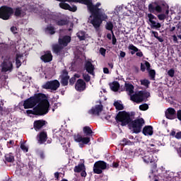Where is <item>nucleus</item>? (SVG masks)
<instances>
[{
	"instance_id": "obj_24",
	"label": "nucleus",
	"mask_w": 181,
	"mask_h": 181,
	"mask_svg": "<svg viewBox=\"0 0 181 181\" xmlns=\"http://www.w3.org/2000/svg\"><path fill=\"white\" fill-rule=\"evenodd\" d=\"M28 167L23 164L22 165L18 166L16 172L18 175H21V176H25V175H28Z\"/></svg>"
},
{
	"instance_id": "obj_62",
	"label": "nucleus",
	"mask_w": 181,
	"mask_h": 181,
	"mask_svg": "<svg viewBox=\"0 0 181 181\" xmlns=\"http://www.w3.org/2000/svg\"><path fill=\"white\" fill-rule=\"evenodd\" d=\"M175 138H176V139H181V132L176 133Z\"/></svg>"
},
{
	"instance_id": "obj_33",
	"label": "nucleus",
	"mask_w": 181,
	"mask_h": 181,
	"mask_svg": "<svg viewBox=\"0 0 181 181\" xmlns=\"http://www.w3.org/2000/svg\"><path fill=\"white\" fill-rule=\"evenodd\" d=\"M85 169L86 165H84V163H81L74 167V171L75 172V173H80V172L84 170Z\"/></svg>"
},
{
	"instance_id": "obj_49",
	"label": "nucleus",
	"mask_w": 181,
	"mask_h": 181,
	"mask_svg": "<svg viewBox=\"0 0 181 181\" xmlns=\"http://www.w3.org/2000/svg\"><path fill=\"white\" fill-rule=\"evenodd\" d=\"M82 76H83V80H85L86 83H88L90 80H91V76H90L88 74H83Z\"/></svg>"
},
{
	"instance_id": "obj_35",
	"label": "nucleus",
	"mask_w": 181,
	"mask_h": 181,
	"mask_svg": "<svg viewBox=\"0 0 181 181\" xmlns=\"http://www.w3.org/2000/svg\"><path fill=\"white\" fill-rule=\"evenodd\" d=\"M126 91L129 93V95L132 96L134 94V85L131 83H125Z\"/></svg>"
},
{
	"instance_id": "obj_40",
	"label": "nucleus",
	"mask_w": 181,
	"mask_h": 181,
	"mask_svg": "<svg viewBox=\"0 0 181 181\" xmlns=\"http://www.w3.org/2000/svg\"><path fill=\"white\" fill-rule=\"evenodd\" d=\"M126 145L132 146V145H134V142H132L129 139L124 138L122 140V146H125Z\"/></svg>"
},
{
	"instance_id": "obj_16",
	"label": "nucleus",
	"mask_w": 181,
	"mask_h": 181,
	"mask_svg": "<svg viewBox=\"0 0 181 181\" xmlns=\"http://www.w3.org/2000/svg\"><path fill=\"white\" fill-rule=\"evenodd\" d=\"M84 69L88 74H90L91 76L95 75L94 71L95 70V66H94V64H93L90 61H86Z\"/></svg>"
},
{
	"instance_id": "obj_10",
	"label": "nucleus",
	"mask_w": 181,
	"mask_h": 181,
	"mask_svg": "<svg viewBox=\"0 0 181 181\" xmlns=\"http://www.w3.org/2000/svg\"><path fill=\"white\" fill-rule=\"evenodd\" d=\"M91 18L93 19L90 20V23L93 25L95 29L96 30L100 29V26H101V23H103V21H101V18H100V17H98V13H91V15L89 17V20Z\"/></svg>"
},
{
	"instance_id": "obj_57",
	"label": "nucleus",
	"mask_w": 181,
	"mask_h": 181,
	"mask_svg": "<svg viewBox=\"0 0 181 181\" xmlns=\"http://www.w3.org/2000/svg\"><path fill=\"white\" fill-rule=\"evenodd\" d=\"M13 145H15V141H13V140H10L8 142H7L8 148H12Z\"/></svg>"
},
{
	"instance_id": "obj_1",
	"label": "nucleus",
	"mask_w": 181,
	"mask_h": 181,
	"mask_svg": "<svg viewBox=\"0 0 181 181\" xmlns=\"http://www.w3.org/2000/svg\"><path fill=\"white\" fill-rule=\"evenodd\" d=\"M49 107L50 103L49 100L46 99V95L41 93V98L37 103V105L35 107V112L36 115H46L49 112Z\"/></svg>"
},
{
	"instance_id": "obj_55",
	"label": "nucleus",
	"mask_w": 181,
	"mask_h": 181,
	"mask_svg": "<svg viewBox=\"0 0 181 181\" xmlns=\"http://www.w3.org/2000/svg\"><path fill=\"white\" fill-rule=\"evenodd\" d=\"M112 45H117V37H115L114 33H112Z\"/></svg>"
},
{
	"instance_id": "obj_37",
	"label": "nucleus",
	"mask_w": 181,
	"mask_h": 181,
	"mask_svg": "<svg viewBox=\"0 0 181 181\" xmlns=\"http://www.w3.org/2000/svg\"><path fill=\"white\" fill-rule=\"evenodd\" d=\"M45 33H49V35H54V33H56V30H55L54 27H53L52 25H48L45 28Z\"/></svg>"
},
{
	"instance_id": "obj_18",
	"label": "nucleus",
	"mask_w": 181,
	"mask_h": 181,
	"mask_svg": "<svg viewBox=\"0 0 181 181\" xmlns=\"http://www.w3.org/2000/svg\"><path fill=\"white\" fill-rule=\"evenodd\" d=\"M37 144L40 145H43L46 141H47V132L42 131L39 133L37 136Z\"/></svg>"
},
{
	"instance_id": "obj_20",
	"label": "nucleus",
	"mask_w": 181,
	"mask_h": 181,
	"mask_svg": "<svg viewBox=\"0 0 181 181\" xmlns=\"http://www.w3.org/2000/svg\"><path fill=\"white\" fill-rule=\"evenodd\" d=\"M71 42V37L69 35H65L62 37H59L58 40V43L62 46V47H66L69 43Z\"/></svg>"
},
{
	"instance_id": "obj_51",
	"label": "nucleus",
	"mask_w": 181,
	"mask_h": 181,
	"mask_svg": "<svg viewBox=\"0 0 181 181\" xmlns=\"http://www.w3.org/2000/svg\"><path fill=\"white\" fill-rule=\"evenodd\" d=\"M146 62L148 61H144V64L141 63V66H140V70L141 71H145V70H146Z\"/></svg>"
},
{
	"instance_id": "obj_38",
	"label": "nucleus",
	"mask_w": 181,
	"mask_h": 181,
	"mask_svg": "<svg viewBox=\"0 0 181 181\" xmlns=\"http://www.w3.org/2000/svg\"><path fill=\"white\" fill-rule=\"evenodd\" d=\"M110 87L112 91L117 92L118 91V90H119V83L117 81H113Z\"/></svg>"
},
{
	"instance_id": "obj_31",
	"label": "nucleus",
	"mask_w": 181,
	"mask_h": 181,
	"mask_svg": "<svg viewBox=\"0 0 181 181\" xmlns=\"http://www.w3.org/2000/svg\"><path fill=\"white\" fill-rule=\"evenodd\" d=\"M21 60H23V54H17L16 56V69H19V67L22 66V62H21Z\"/></svg>"
},
{
	"instance_id": "obj_30",
	"label": "nucleus",
	"mask_w": 181,
	"mask_h": 181,
	"mask_svg": "<svg viewBox=\"0 0 181 181\" xmlns=\"http://www.w3.org/2000/svg\"><path fill=\"white\" fill-rule=\"evenodd\" d=\"M100 6L101 3H97L95 6L93 5L92 3L91 6H90V13H98L100 12V8H98V7Z\"/></svg>"
},
{
	"instance_id": "obj_5",
	"label": "nucleus",
	"mask_w": 181,
	"mask_h": 181,
	"mask_svg": "<svg viewBox=\"0 0 181 181\" xmlns=\"http://www.w3.org/2000/svg\"><path fill=\"white\" fill-rule=\"evenodd\" d=\"M42 93H38L26 99L23 103L25 110H28L29 108H34V107H36V105L39 103V101H40Z\"/></svg>"
},
{
	"instance_id": "obj_39",
	"label": "nucleus",
	"mask_w": 181,
	"mask_h": 181,
	"mask_svg": "<svg viewBox=\"0 0 181 181\" xmlns=\"http://www.w3.org/2000/svg\"><path fill=\"white\" fill-rule=\"evenodd\" d=\"M114 107H115L116 110H117V111H122V110H124V105L119 103V102L118 101H115L113 103Z\"/></svg>"
},
{
	"instance_id": "obj_41",
	"label": "nucleus",
	"mask_w": 181,
	"mask_h": 181,
	"mask_svg": "<svg viewBox=\"0 0 181 181\" xmlns=\"http://www.w3.org/2000/svg\"><path fill=\"white\" fill-rule=\"evenodd\" d=\"M105 29L107 30H110L111 31V33H114V24H112V22L111 21H109L106 23L105 25Z\"/></svg>"
},
{
	"instance_id": "obj_22",
	"label": "nucleus",
	"mask_w": 181,
	"mask_h": 181,
	"mask_svg": "<svg viewBox=\"0 0 181 181\" xmlns=\"http://www.w3.org/2000/svg\"><path fill=\"white\" fill-rule=\"evenodd\" d=\"M52 52L55 54H57V56H60L62 53H63V49L64 47L62 46L59 43L58 44H53L52 46Z\"/></svg>"
},
{
	"instance_id": "obj_46",
	"label": "nucleus",
	"mask_w": 181,
	"mask_h": 181,
	"mask_svg": "<svg viewBox=\"0 0 181 181\" xmlns=\"http://www.w3.org/2000/svg\"><path fill=\"white\" fill-rule=\"evenodd\" d=\"M140 111H146L149 110V105L146 103H144L142 105H140L139 107Z\"/></svg>"
},
{
	"instance_id": "obj_36",
	"label": "nucleus",
	"mask_w": 181,
	"mask_h": 181,
	"mask_svg": "<svg viewBox=\"0 0 181 181\" xmlns=\"http://www.w3.org/2000/svg\"><path fill=\"white\" fill-rule=\"evenodd\" d=\"M83 132L86 136H90L93 134V129L88 126H86L83 128Z\"/></svg>"
},
{
	"instance_id": "obj_48",
	"label": "nucleus",
	"mask_w": 181,
	"mask_h": 181,
	"mask_svg": "<svg viewBox=\"0 0 181 181\" xmlns=\"http://www.w3.org/2000/svg\"><path fill=\"white\" fill-rule=\"evenodd\" d=\"M22 15V9L21 8H16L14 12V16L19 17Z\"/></svg>"
},
{
	"instance_id": "obj_64",
	"label": "nucleus",
	"mask_w": 181,
	"mask_h": 181,
	"mask_svg": "<svg viewBox=\"0 0 181 181\" xmlns=\"http://www.w3.org/2000/svg\"><path fill=\"white\" fill-rule=\"evenodd\" d=\"M152 35H153L156 39H157L159 37V33H158V32L156 31H152Z\"/></svg>"
},
{
	"instance_id": "obj_23",
	"label": "nucleus",
	"mask_w": 181,
	"mask_h": 181,
	"mask_svg": "<svg viewBox=\"0 0 181 181\" xmlns=\"http://www.w3.org/2000/svg\"><path fill=\"white\" fill-rule=\"evenodd\" d=\"M40 59L44 63H50L53 60V55L50 51H47L45 54L40 57Z\"/></svg>"
},
{
	"instance_id": "obj_15",
	"label": "nucleus",
	"mask_w": 181,
	"mask_h": 181,
	"mask_svg": "<svg viewBox=\"0 0 181 181\" xmlns=\"http://www.w3.org/2000/svg\"><path fill=\"white\" fill-rule=\"evenodd\" d=\"M61 77V84L64 87L66 86H69V80L70 79V76H69V72L66 69H64L62 71V74L60 76Z\"/></svg>"
},
{
	"instance_id": "obj_56",
	"label": "nucleus",
	"mask_w": 181,
	"mask_h": 181,
	"mask_svg": "<svg viewBox=\"0 0 181 181\" xmlns=\"http://www.w3.org/2000/svg\"><path fill=\"white\" fill-rule=\"evenodd\" d=\"M99 52L102 56H105L107 49H105L104 47H100Z\"/></svg>"
},
{
	"instance_id": "obj_8",
	"label": "nucleus",
	"mask_w": 181,
	"mask_h": 181,
	"mask_svg": "<svg viewBox=\"0 0 181 181\" xmlns=\"http://www.w3.org/2000/svg\"><path fill=\"white\" fill-rule=\"evenodd\" d=\"M107 169V163L104 160H98L94 163L93 165V173L96 175H101L103 170Z\"/></svg>"
},
{
	"instance_id": "obj_32",
	"label": "nucleus",
	"mask_w": 181,
	"mask_h": 181,
	"mask_svg": "<svg viewBox=\"0 0 181 181\" xmlns=\"http://www.w3.org/2000/svg\"><path fill=\"white\" fill-rule=\"evenodd\" d=\"M4 158L6 161L8 163H13V162H15V156H13V153H12L6 154Z\"/></svg>"
},
{
	"instance_id": "obj_7",
	"label": "nucleus",
	"mask_w": 181,
	"mask_h": 181,
	"mask_svg": "<svg viewBox=\"0 0 181 181\" xmlns=\"http://www.w3.org/2000/svg\"><path fill=\"white\" fill-rule=\"evenodd\" d=\"M59 87H60V82L56 79L48 81L42 86V88L44 90H52V91H57Z\"/></svg>"
},
{
	"instance_id": "obj_12",
	"label": "nucleus",
	"mask_w": 181,
	"mask_h": 181,
	"mask_svg": "<svg viewBox=\"0 0 181 181\" xmlns=\"http://www.w3.org/2000/svg\"><path fill=\"white\" fill-rule=\"evenodd\" d=\"M142 159L145 163H151L153 169H156V160L153 158V156L151 152H145L142 156Z\"/></svg>"
},
{
	"instance_id": "obj_2",
	"label": "nucleus",
	"mask_w": 181,
	"mask_h": 181,
	"mask_svg": "<svg viewBox=\"0 0 181 181\" xmlns=\"http://www.w3.org/2000/svg\"><path fill=\"white\" fill-rule=\"evenodd\" d=\"M115 121L122 127H127V125L129 127L132 118H131V115L129 112H127L126 111H120L115 117Z\"/></svg>"
},
{
	"instance_id": "obj_59",
	"label": "nucleus",
	"mask_w": 181,
	"mask_h": 181,
	"mask_svg": "<svg viewBox=\"0 0 181 181\" xmlns=\"http://www.w3.org/2000/svg\"><path fill=\"white\" fill-rule=\"evenodd\" d=\"M26 112H27V114H28V115L32 114L33 115H36V112H35V107L33 108V110H26Z\"/></svg>"
},
{
	"instance_id": "obj_4",
	"label": "nucleus",
	"mask_w": 181,
	"mask_h": 181,
	"mask_svg": "<svg viewBox=\"0 0 181 181\" xmlns=\"http://www.w3.org/2000/svg\"><path fill=\"white\" fill-rule=\"evenodd\" d=\"M165 6H168L166 3L159 1L151 2L148 5V12H150V13H154V15H156V13H162V12L165 11Z\"/></svg>"
},
{
	"instance_id": "obj_25",
	"label": "nucleus",
	"mask_w": 181,
	"mask_h": 181,
	"mask_svg": "<svg viewBox=\"0 0 181 181\" xmlns=\"http://www.w3.org/2000/svg\"><path fill=\"white\" fill-rule=\"evenodd\" d=\"M146 67L151 80H155L156 71L154 69H151V63L149 62H146Z\"/></svg>"
},
{
	"instance_id": "obj_19",
	"label": "nucleus",
	"mask_w": 181,
	"mask_h": 181,
	"mask_svg": "<svg viewBox=\"0 0 181 181\" xmlns=\"http://www.w3.org/2000/svg\"><path fill=\"white\" fill-rule=\"evenodd\" d=\"M165 115L168 119H176V110L173 107H168Z\"/></svg>"
},
{
	"instance_id": "obj_9",
	"label": "nucleus",
	"mask_w": 181,
	"mask_h": 181,
	"mask_svg": "<svg viewBox=\"0 0 181 181\" xmlns=\"http://www.w3.org/2000/svg\"><path fill=\"white\" fill-rule=\"evenodd\" d=\"M147 18L148 19L149 25L151 29H156L157 30L160 29V23H158V18L153 16L152 13H148Z\"/></svg>"
},
{
	"instance_id": "obj_42",
	"label": "nucleus",
	"mask_w": 181,
	"mask_h": 181,
	"mask_svg": "<svg viewBox=\"0 0 181 181\" xmlns=\"http://www.w3.org/2000/svg\"><path fill=\"white\" fill-rule=\"evenodd\" d=\"M79 4H83V5H87L89 11L90 7L91 6L93 1L91 0H78Z\"/></svg>"
},
{
	"instance_id": "obj_45",
	"label": "nucleus",
	"mask_w": 181,
	"mask_h": 181,
	"mask_svg": "<svg viewBox=\"0 0 181 181\" xmlns=\"http://www.w3.org/2000/svg\"><path fill=\"white\" fill-rule=\"evenodd\" d=\"M76 77L78 78V77L80 76H78V74H75L73 77L69 78V86H74V83H76Z\"/></svg>"
},
{
	"instance_id": "obj_52",
	"label": "nucleus",
	"mask_w": 181,
	"mask_h": 181,
	"mask_svg": "<svg viewBox=\"0 0 181 181\" xmlns=\"http://www.w3.org/2000/svg\"><path fill=\"white\" fill-rule=\"evenodd\" d=\"M158 18L159 21H165L166 19V14L161 13L158 15Z\"/></svg>"
},
{
	"instance_id": "obj_61",
	"label": "nucleus",
	"mask_w": 181,
	"mask_h": 181,
	"mask_svg": "<svg viewBox=\"0 0 181 181\" xmlns=\"http://www.w3.org/2000/svg\"><path fill=\"white\" fill-rule=\"evenodd\" d=\"M38 155L41 159H45V152L41 151L38 153Z\"/></svg>"
},
{
	"instance_id": "obj_58",
	"label": "nucleus",
	"mask_w": 181,
	"mask_h": 181,
	"mask_svg": "<svg viewBox=\"0 0 181 181\" xmlns=\"http://www.w3.org/2000/svg\"><path fill=\"white\" fill-rule=\"evenodd\" d=\"M21 149H22V151H23V152H28V151H29L28 147H26V146H25L23 144H21Z\"/></svg>"
},
{
	"instance_id": "obj_34",
	"label": "nucleus",
	"mask_w": 181,
	"mask_h": 181,
	"mask_svg": "<svg viewBox=\"0 0 181 181\" xmlns=\"http://www.w3.org/2000/svg\"><path fill=\"white\" fill-rule=\"evenodd\" d=\"M140 93V95L143 100V101H145L147 98H149L151 97V93L146 90H140L139 91Z\"/></svg>"
},
{
	"instance_id": "obj_43",
	"label": "nucleus",
	"mask_w": 181,
	"mask_h": 181,
	"mask_svg": "<svg viewBox=\"0 0 181 181\" xmlns=\"http://www.w3.org/2000/svg\"><path fill=\"white\" fill-rule=\"evenodd\" d=\"M69 23V21L66 19H61L56 21V24L58 26H66Z\"/></svg>"
},
{
	"instance_id": "obj_17",
	"label": "nucleus",
	"mask_w": 181,
	"mask_h": 181,
	"mask_svg": "<svg viewBox=\"0 0 181 181\" xmlns=\"http://www.w3.org/2000/svg\"><path fill=\"white\" fill-rule=\"evenodd\" d=\"M103 105H96L95 107H93L89 111L88 114L91 115H100V113L103 112Z\"/></svg>"
},
{
	"instance_id": "obj_11",
	"label": "nucleus",
	"mask_w": 181,
	"mask_h": 181,
	"mask_svg": "<svg viewBox=\"0 0 181 181\" xmlns=\"http://www.w3.org/2000/svg\"><path fill=\"white\" fill-rule=\"evenodd\" d=\"M74 139L75 142H78L79 144L80 148H83L84 145H87L88 144H90V141H91L90 137L88 136L83 137V136H81V134H74ZM81 142L82 144H80Z\"/></svg>"
},
{
	"instance_id": "obj_28",
	"label": "nucleus",
	"mask_w": 181,
	"mask_h": 181,
	"mask_svg": "<svg viewBox=\"0 0 181 181\" xmlns=\"http://www.w3.org/2000/svg\"><path fill=\"white\" fill-rule=\"evenodd\" d=\"M33 125L35 131H40L42 127L46 125V121L43 119L35 120Z\"/></svg>"
},
{
	"instance_id": "obj_60",
	"label": "nucleus",
	"mask_w": 181,
	"mask_h": 181,
	"mask_svg": "<svg viewBox=\"0 0 181 181\" xmlns=\"http://www.w3.org/2000/svg\"><path fill=\"white\" fill-rule=\"evenodd\" d=\"M81 176L82 177H86L87 176V173L86 172V168H85L84 170H81Z\"/></svg>"
},
{
	"instance_id": "obj_3",
	"label": "nucleus",
	"mask_w": 181,
	"mask_h": 181,
	"mask_svg": "<svg viewBox=\"0 0 181 181\" xmlns=\"http://www.w3.org/2000/svg\"><path fill=\"white\" fill-rule=\"evenodd\" d=\"M145 125V120L144 118L136 119L132 120L129 124V129H132L133 134H139L142 132V127Z\"/></svg>"
},
{
	"instance_id": "obj_6",
	"label": "nucleus",
	"mask_w": 181,
	"mask_h": 181,
	"mask_svg": "<svg viewBox=\"0 0 181 181\" xmlns=\"http://www.w3.org/2000/svg\"><path fill=\"white\" fill-rule=\"evenodd\" d=\"M13 13V8L8 6H3L0 8V19L8 21Z\"/></svg>"
},
{
	"instance_id": "obj_13",
	"label": "nucleus",
	"mask_w": 181,
	"mask_h": 181,
	"mask_svg": "<svg viewBox=\"0 0 181 181\" xmlns=\"http://www.w3.org/2000/svg\"><path fill=\"white\" fill-rule=\"evenodd\" d=\"M1 73H6L7 71H11L13 70V64L11 61H4L1 65Z\"/></svg>"
},
{
	"instance_id": "obj_26",
	"label": "nucleus",
	"mask_w": 181,
	"mask_h": 181,
	"mask_svg": "<svg viewBox=\"0 0 181 181\" xmlns=\"http://www.w3.org/2000/svg\"><path fill=\"white\" fill-rule=\"evenodd\" d=\"M59 7L62 8V9H65L66 11H69L70 12H76L77 11L76 6H72V7H71L69 4L66 3H60Z\"/></svg>"
},
{
	"instance_id": "obj_50",
	"label": "nucleus",
	"mask_w": 181,
	"mask_h": 181,
	"mask_svg": "<svg viewBox=\"0 0 181 181\" xmlns=\"http://www.w3.org/2000/svg\"><path fill=\"white\" fill-rule=\"evenodd\" d=\"M141 86H145V87H148L149 84H151V81H149V80L144 79L141 81Z\"/></svg>"
},
{
	"instance_id": "obj_54",
	"label": "nucleus",
	"mask_w": 181,
	"mask_h": 181,
	"mask_svg": "<svg viewBox=\"0 0 181 181\" xmlns=\"http://www.w3.org/2000/svg\"><path fill=\"white\" fill-rule=\"evenodd\" d=\"M175 118H177L179 121H181V110H179L176 112Z\"/></svg>"
},
{
	"instance_id": "obj_29",
	"label": "nucleus",
	"mask_w": 181,
	"mask_h": 181,
	"mask_svg": "<svg viewBox=\"0 0 181 181\" xmlns=\"http://www.w3.org/2000/svg\"><path fill=\"white\" fill-rule=\"evenodd\" d=\"M130 100L132 101H134V103H136V104H140V103H142L144 101L142 99V97L141 96V93H139V92L134 95H132L130 96Z\"/></svg>"
},
{
	"instance_id": "obj_44",
	"label": "nucleus",
	"mask_w": 181,
	"mask_h": 181,
	"mask_svg": "<svg viewBox=\"0 0 181 181\" xmlns=\"http://www.w3.org/2000/svg\"><path fill=\"white\" fill-rule=\"evenodd\" d=\"M77 37H78L79 40H86V33L83 31H79L77 33Z\"/></svg>"
},
{
	"instance_id": "obj_63",
	"label": "nucleus",
	"mask_w": 181,
	"mask_h": 181,
	"mask_svg": "<svg viewBox=\"0 0 181 181\" xmlns=\"http://www.w3.org/2000/svg\"><path fill=\"white\" fill-rule=\"evenodd\" d=\"M119 166V164L117 162H113L112 165H110L111 168H118Z\"/></svg>"
},
{
	"instance_id": "obj_14",
	"label": "nucleus",
	"mask_w": 181,
	"mask_h": 181,
	"mask_svg": "<svg viewBox=\"0 0 181 181\" xmlns=\"http://www.w3.org/2000/svg\"><path fill=\"white\" fill-rule=\"evenodd\" d=\"M86 88V84L84 80L81 78L78 79L75 83V90L79 93H82V91H84Z\"/></svg>"
},
{
	"instance_id": "obj_27",
	"label": "nucleus",
	"mask_w": 181,
	"mask_h": 181,
	"mask_svg": "<svg viewBox=\"0 0 181 181\" xmlns=\"http://www.w3.org/2000/svg\"><path fill=\"white\" fill-rule=\"evenodd\" d=\"M142 134L145 135V136L153 135V127L151 125L145 126L142 129Z\"/></svg>"
},
{
	"instance_id": "obj_47",
	"label": "nucleus",
	"mask_w": 181,
	"mask_h": 181,
	"mask_svg": "<svg viewBox=\"0 0 181 181\" xmlns=\"http://www.w3.org/2000/svg\"><path fill=\"white\" fill-rule=\"evenodd\" d=\"M98 18L102 21H106V19H108V16H107L105 13L101 14L100 13V11L98 12Z\"/></svg>"
},
{
	"instance_id": "obj_53",
	"label": "nucleus",
	"mask_w": 181,
	"mask_h": 181,
	"mask_svg": "<svg viewBox=\"0 0 181 181\" xmlns=\"http://www.w3.org/2000/svg\"><path fill=\"white\" fill-rule=\"evenodd\" d=\"M168 74L170 77H175V69H170L168 71Z\"/></svg>"
},
{
	"instance_id": "obj_21",
	"label": "nucleus",
	"mask_w": 181,
	"mask_h": 181,
	"mask_svg": "<svg viewBox=\"0 0 181 181\" xmlns=\"http://www.w3.org/2000/svg\"><path fill=\"white\" fill-rule=\"evenodd\" d=\"M129 50H132L131 51V54H134L136 53V56L138 57H144V53L141 51V49H138L134 44H130L128 47Z\"/></svg>"
}]
</instances>
